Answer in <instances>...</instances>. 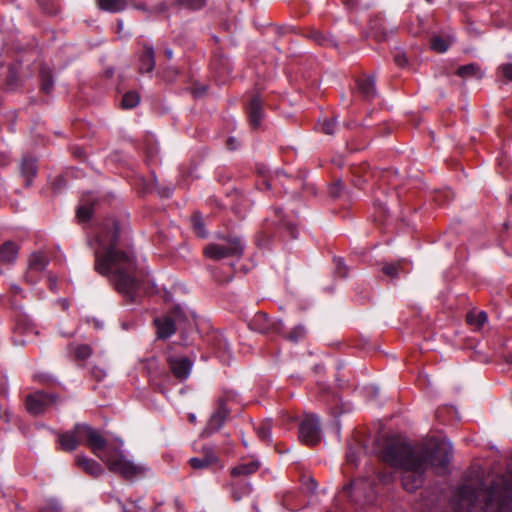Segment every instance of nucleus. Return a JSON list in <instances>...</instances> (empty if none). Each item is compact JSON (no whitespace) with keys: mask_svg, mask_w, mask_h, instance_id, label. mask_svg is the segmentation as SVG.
Returning <instances> with one entry per match:
<instances>
[{"mask_svg":"<svg viewBox=\"0 0 512 512\" xmlns=\"http://www.w3.org/2000/svg\"><path fill=\"white\" fill-rule=\"evenodd\" d=\"M364 482H365L364 479H357V480L353 481L352 483H350L348 485H345L343 487V489L345 491H351V490H354V489H360L364 485Z\"/></svg>","mask_w":512,"mask_h":512,"instance_id":"47","label":"nucleus"},{"mask_svg":"<svg viewBox=\"0 0 512 512\" xmlns=\"http://www.w3.org/2000/svg\"><path fill=\"white\" fill-rule=\"evenodd\" d=\"M92 355V349L87 344L78 345L75 349V357L78 360H86Z\"/></svg>","mask_w":512,"mask_h":512,"instance_id":"37","label":"nucleus"},{"mask_svg":"<svg viewBox=\"0 0 512 512\" xmlns=\"http://www.w3.org/2000/svg\"><path fill=\"white\" fill-rule=\"evenodd\" d=\"M189 418L191 422H194L196 420V416L194 414H191Z\"/></svg>","mask_w":512,"mask_h":512,"instance_id":"59","label":"nucleus"},{"mask_svg":"<svg viewBox=\"0 0 512 512\" xmlns=\"http://www.w3.org/2000/svg\"><path fill=\"white\" fill-rule=\"evenodd\" d=\"M168 365L172 374L180 381L186 380L193 368V362L186 356H171Z\"/></svg>","mask_w":512,"mask_h":512,"instance_id":"11","label":"nucleus"},{"mask_svg":"<svg viewBox=\"0 0 512 512\" xmlns=\"http://www.w3.org/2000/svg\"><path fill=\"white\" fill-rule=\"evenodd\" d=\"M164 54H165V56L167 57V59H168V60H171V59H172V57H173V51H172V49H171V48H169V47H168V48H165V50H164Z\"/></svg>","mask_w":512,"mask_h":512,"instance_id":"52","label":"nucleus"},{"mask_svg":"<svg viewBox=\"0 0 512 512\" xmlns=\"http://www.w3.org/2000/svg\"><path fill=\"white\" fill-rule=\"evenodd\" d=\"M506 362H507L508 364H512V356L507 357V358H506Z\"/></svg>","mask_w":512,"mask_h":512,"instance_id":"60","label":"nucleus"},{"mask_svg":"<svg viewBox=\"0 0 512 512\" xmlns=\"http://www.w3.org/2000/svg\"><path fill=\"white\" fill-rule=\"evenodd\" d=\"M357 89L364 99H373L377 93L375 79L371 76L358 79Z\"/></svg>","mask_w":512,"mask_h":512,"instance_id":"22","label":"nucleus"},{"mask_svg":"<svg viewBox=\"0 0 512 512\" xmlns=\"http://www.w3.org/2000/svg\"><path fill=\"white\" fill-rule=\"evenodd\" d=\"M309 37L311 39H313L315 42H317L319 45H325L326 42H328V38L323 34L321 33L320 31H312L310 34H309Z\"/></svg>","mask_w":512,"mask_h":512,"instance_id":"43","label":"nucleus"},{"mask_svg":"<svg viewBox=\"0 0 512 512\" xmlns=\"http://www.w3.org/2000/svg\"><path fill=\"white\" fill-rule=\"evenodd\" d=\"M205 3V0H175V5H177L179 8L191 11L200 10L205 6Z\"/></svg>","mask_w":512,"mask_h":512,"instance_id":"31","label":"nucleus"},{"mask_svg":"<svg viewBox=\"0 0 512 512\" xmlns=\"http://www.w3.org/2000/svg\"><path fill=\"white\" fill-rule=\"evenodd\" d=\"M229 413L230 411L226 406V400L223 398L219 399L218 408L209 418L208 423L204 429V434L209 436L219 431L224 425Z\"/></svg>","mask_w":512,"mask_h":512,"instance_id":"10","label":"nucleus"},{"mask_svg":"<svg viewBox=\"0 0 512 512\" xmlns=\"http://www.w3.org/2000/svg\"><path fill=\"white\" fill-rule=\"evenodd\" d=\"M39 78L41 82V91L50 94L54 87V77L52 70L45 65H42L39 70Z\"/></svg>","mask_w":512,"mask_h":512,"instance_id":"24","label":"nucleus"},{"mask_svg":"<svg viewBox=\"0 0 512 512\" xmlns=\"http://www.w3.org/2000/svg\"><path fill=\"white\" fill-rule=\"evenodd\" d=\"M159 12L166 11V5L164 3H161L157 6Z\"/></svg>","mask_w":512,"mask_h":512,"instance_id":"57","label":"nucleus"},{"mask_svg":"<svg viewBox=\"0 0 512 512\" xmlns=\"http://www.w3.org/2000/svg\"><path fill=\"white\" fill-rule=\"evenodd\" d=\"M454 38L453 37H441L438 35H435L431 38L430 47L432 50L438 52V53H444L446 52L450 45L453 43Z\"/></svg>","mask_w":512,"mask_h":512,"instance_id":"26","label":"nucleus"},{"mask_svg":"<svg viewBox=\"0 0 512 512\" xmlns=\"http://www.w3.org/2000/svg\"><path fill=\"white\" fill-rule=\"evenodd\" d=\"M260 468V463L257 460H250L248 462L240 463L231 469L233 477L248 476L255 473Z\"/></svg>","mask_w":512,"mask_h":512,"instance_id":"23","label":"nucleus"},{"mask_svg":"<svg viewBox=\"0 0 512 512\" xmlns=\"http://www.w3.org/2000/svg\"><path fill=\"white\" fill-rule=\"evenodd\" d=\"M336 120L324 119L321 124V129L325 134L331 135L335 132Z\"/></svg>","mask_w":512,"mask_h":512,"instance_id":"42","label":"nucleus"},{"mask_svg":"<svg viewBox=\"0 0 512 512\" xmlns=\"http://www.w3.org/2000/svg\"><path fill=\"white\" fill-rule=\"evenodd\" d=\"M256 434L258 437L266 442L270 443L272 440L271 423L270 421L262 422L255 427Z\"/></svg>","mask_w":512,"mask_h":512,"instance_id":"30","label":"nucleus"},{"mask_svg":"<svg viewBox=\"0 0 512 512\" xmlns=\"http://www.w3.org/2000/svg\"><path fill=\"white\" fill-rule=\"evenodd\" d=\"M456 512H512V472L485 484L480 467L470 468L450 499Z\"/></svg>","mask_w":512,"mask_h":512,"instance_id":"2","label":"nucleus"},{"mask_svg":"<svg viewBox=\"0 0 512 512\" xmlns=\"http://www.w3.org/2000/svg\"><path fill=\"white\" fill-rule=\"evenodd\" d=\"M281 212H282L281 208H276L275 209V214L277 216H279L278 224L283 226V227H285L289 231L290 236L292 238H297L298 230H297L296 226L294 224H291V223H286L285 220L281 217Z\"/></svg>","mask_w":512,"mask_h":512,"instance_id":"36","label":"nucleus"},{"mask_svg":"<svg viewBox=\"0 0 512 512\" xmlns=\"http://www.w3.org/2000/svg\"><path fill=\"white\" fill-rule=\"evenodd\" d=\"M93 374L95 375V377L97 378H101L102 376L105 375L104 371L100 370V369H96L93 371Z\"/></svg>","mask_w":512,"mask_h":512,"instance_id":"54","label":"nucleus"},{"mask_svg":"<svg viewBox=\"0 0 512 512\" xmlns=\"http://www.w3.org/2000/svg\"><path fill=\"white\" fill-rule=\"evenodd\" d=\"M269 239L268 238H265L264 239V236L263 235H260L258 238H257V245L261 248H268L269 246Z\"/></svg>","mask_w":512,"mask_h":512,"instance_id":"48","label":"nucleus"},{"mask_svg":"<svg viewBox=\"0 0 512 512\" xmlns=\"http://www.w3.org/2000/svg\"><path fill=\"white\" fill-rule=\"evenodd\" d=\"M230 494L235 502L240 501L243 497L249 496L252 493V485L246 480H235L229 485Z\"/></svg>","mask_w":512,"mask_h":512,"instance_id":"21","label":"nucleus"},{"mask_svg":"<svg viewBox=\"0 0 512 512\" xmlns=\"http://www.w3.org/2000/svg\"><path fill=\"white\" fill-rule=\"evenodd\" d=\"M123 512H130L124 505H122Z\"/></svg>","mask_w":512,"mask_h":512,"instance_id":"62","label":"nucleus"},{"mask_svg":"<svg viewBox=\"0 0 512 512\" xmlns=\"http://www.w3.org/2000/svg\"><path fill=\"white\" fill-rule=\"evenodd\" d=\"M399 271H400V263L399 262L386 263L382 267V272L391 278H396L399 275Z\"/></svg>","mask_w":512,"mask_h":512,"instance_id":"38","label":"nucleus"},{"mask_svg":"<svg viewBox=\"0 0 512 512\" xmlns=\"http://www.w3.org/2000/svg\"><path fill=\"white\" fill-rule=\"evenodd\" d=\"M299 439L307 445H316L321 440V427L319 418L315 415H306L299 424Z\"/></svg>","mask_w":512,"mask_h":512,"instance_id":"8","label":"nucleus"},{"mask_svg":"<svg viewBox=\"0 0 512 512\" xmlns=\"http://www.w3.org/2000/svg\"><path fill=\"white\" fill-rule=\"evenodd\" d=\"M11 289H12V291H13L15 294L20 293V292L22 291V289H21L18 285H16V284H13V285L11 286Z\"/></svg>","mask_w":512,"mask_h":512,"instance_id":"56","label":"nucleus"},{"mask_svg":"<svg viewBox=\"0 0 512 512\" xmlns=\"http://www.w3.org/2000/svg\"><path fill=\"white\" fill-rule=\"evenodd\" d=\"M356 460L357 459L354 452L352 450H349L347 453V461L350 462L351 464H356Z\"/></svg>","mask_w":512,"mask_h":512,"instance_id":"50","label":"nucleus"},{"mask_svg":"<svg viewBox=\"0 0 512 512\" xmlns=\"http://www.w3.org/2000/svg\"><path fill=\"white\" fill-rule=\"evenodd\" d=\"M316 488H317V483H316V481L314 479L311 478L310 479V487H309V489L311 491H315Z\"/></svg>","mask_w":512,"mask_h":512,"instance_id":"55","label":"nucleus"},{"mask_svg":"<svg viewBox=\"0 0 512 512\" xmlns=\"http://www.w3.org/2000/svg\"><path fill=\"white\" fill-rule=\"evenodd\" d=\"M47 264H48V259L44 253H42V252L33 253L30 256L29 263H28L27 278L29 279V281L34 282L35 280L32 279L31 274L40 273V272L44 271Z\"/></svg>","mask_w":512,"mask_h":512,"instance_id":"20","label":"nucleus"},{"mask_svg":"<svg viewBox=\"0 0 512 512\" xmlns=\"http://www.w3.org/2000/svg\"><path fill=\"white\" fill-rule=\"evenodd\" d=\"M227 146H228V147H229V149H231V150L236 149V140H235L234 138H232V137H231V138H229V139L227 140Z\"/></svg>","mask_w":512,"mask_h":512,"instance_id":"51","label":"nucleus"},{"mask_svg":"<svg viewBox=\"0 0 512 512\" xmlns=\"http://www.w3.org/2000/svg\"><path fill=\"white\" fill-rule=\"evenodd\" d=\"M57 398L56 394L37 391L26 397V409L33 415L42 414L50 405L56 402Z\"/></svg>","mask_w":512,"mask_h":512,"instance_id":"9","label":"nucleus"},{"mask_svg":"<svg viewBox=\"0 0 512 512\" xmlns=\"http://www.w3.org/2000/svg\"><path fill=\"white\" fill-rule=\"evenodd\" d=\"M219 243H210L204 248V255L212 260L240 258L245 249V241L237 235H227L220 238Z\"/></svg>","mask_w":512,"mask_h":512,"instance_id":"6","label":"nucleus"},{"mask_svg":"<svg viewBox=\"0 0 512 512\" xmlns=\"http://www.w3.org/2000/svg\"><path fill=\"white\" fill-rule=\"evenodd\" d=\"M140 102V96L136 91L126 92L121 100V106L124 109H132Z\"/></svg>","mask_w":512,"mask_h":512,"instance_id":"29","label":"nucleus"},{"mask_svg":"<svg viewBox=\"0 0 512 512\" xmlns=\"http://www.w3.org/2000/svg\"><path fill=\"white\" fill-rule=\"evenodd\" d=\"M75 464L92 477H98L104 472L100 463L86 455H77L75 457Z\"/></svg>","mask_w":512,"mask_h":512,"instance_id":"15","label":"nucleus"},{"mask_svg":"<svg viewBox=\"0 0 512 512\" xmlns=\"http://www.w3.org/2000/svg\"><path fill=\"white\" fill-rule=\"evenodd\" d=\"M247 113L250 125L254 129L260 127L261 122L264 118L263 99L260 97V95L257 94L251 98L250 103L247 107Z\"/></svg>","mask_w":512,"mask_h":512,"instance_id":"13","label":"nucleus"},{"mask_svg":"<svg viewBox=\"0 0 512 512\" xmlns=\"http://www.w3.org/2000/svg\"><path fill=\"white\" fill-rule=\"evenodd\" d=\"M215 339L218 341L217 353H221L222 356L230 354L229 345L226 339L222 335H215Z\"/></svg>","mask_w":512,"mask_h":512,"instance_id":"41","label":"nucleus"},{"mask_svg":"<svg viewBox=\"0 0 512 512\" xmlns=\"http://www.w3.org/2000/svg\"><path fill=\"white\" fill-rule=\"evenodd\" d=\"M253 508H254V510H255L256 512H259V510H258V508H257L256 504H254V505H253Z\"/></svg>","mask_w":512,"mask_h":512,"instance_id":"64","label":"nucleus"},{"mask_svg":"<svg viewBox=\"0 0 512 512\" xmlns=\"http://www.w3.org/2000/svg\"><path fill=\"white\" fill-rule=\"evenodd\" d=\"M87 244L94 254V270L109 280L126 304L137 302L144 275L134 252L121 241L117 220L107 218L94 227Z\"/></svg>","mask_w":512,"mask_h":512,"instance_id":"1","label":"nucleus"},{"mask_svg":"<svg viewBox=\"0 0 512 512\" xmlns=\"http://www.w3.org/2000/svg\"><path fill=\"white\" fill-rule=\"evenodd\" d=\"M203 452H204V455L202 457H204L205 459L211 460V465H213L214 463H216L218 461V457L214 453V450L212 447H204Z\"/></svg>","mask_w":512,"mask_h":512,"instance_id":"44","label":"nucleus"},{"mask_svg":"<svg viewBox=\"0 0 512 512\" xmlns=\"http://www.w3.org/2000/svg\"><path fill=\"white\" fill-rule=\"evenodd\" d=\"M189 464L193 469H204L211 466V460L204 457H193L189 460Z\"/></svg>","mask_w":512,"mask_h":512,"instance_id":"39","label":"nucleus"},{"mask_svg":"<svg viewBox=\"0 0 512 512\" xmlns=\"http://www.w3.org/2000/svg\"><path fill=\"white\" fill-rule=\"evenodd\" d=\"M96 198L93 194L89 193L82 197L81 202L77 208L76 215L80 222L90 220L93 214Z\"/></svg>","mask_w":512,"mask_h":512,"instance_id":"17","label":"nucleus"},{"mask_svg":"<svg viewBox=\"0 0 512 512\" xmlns=\"http://www.w3.org/2000/svg\"><path fill=\"white\" fill-rule=\"evenodd\" d=\"M155 67V51L150 43L143 44V52L140 55L139 70L141 73H149Z\"/></svg>","mask_w":512,"mask_h":512,"instance_id":"19","label":"nucleus"},{"mask_svg":"<svg viewBox=\"0 0 512 512\" xmlns=\"http://www.w3.org/2000/svg\"><path fill=\"white\" fill-rule=\"evenodd\" d=\"M137 10L147 11V6L144 3H139L134 6Z\"/></svg>","mask_w":512,"mask_h":512,"instance_id":"53","label":"nucleus"},{"mask_svg":"<svg viewBox=\"0 0 512 512\" xmlns=\"http://www.w3.org/2000/svg\"><path fill=\"white\" fill-rule=\"evenodd\" d=\"M342 188H343V185H342L341 181L339 180L330 187L329 193L332 197L337 198L341 195Z\"/></svg>","mask_w":512,"mask_h":512,"instance_id":"45","label":"nucleus"},{"mask_svg":"<svg viewBox=\"0 0 512 512\" xmlns=\"http://www.w3.org/2000/svg\"><path fill=\"white\" fill-rule=\"evenodd\" d=\"M488 316L485 311L479 312H470L467 314V322L474 326L476 329L482 328V326L487 322Z\"/></svg>","mask_w":512,"mask_h":512,"instance_id":"28","label":"nucleus"},{"mask_svg":"<svg viewBox=\"0 0 512 512\" xmlns=\"http://www.w3.org/2000/svg\"><path fill=\"white\" fill-rule=\"evenodd\" d=\"M132 503L136 509H141V506L138 501H133Z\"/></svg>","mask_w":512,"mask_h":512,"instance_id":"58","label":"nucleus"},{"mask_svg":"<svg viewBox=\"0 0 512 512\" xmlns=\"http://www.w3.org/2000/svg\"><path fill=\"white\" fill-rule=\"evenodd\" d=\"M14 342L16 345H24L31 340V336L37 335L36 328L28 323L18 321L14 330Z\"/></svg>","mask_w":512,"mask_h":512,"instance_id":"16","label":"nucleus"},{"mask_svg":"<svg viewBox=\"0 0 512 512\" xmlns=\"http://www.w3.org/2000/svg\"><path fill=\"white\" fill-rule=\"evenodd\" d=\"M206 88H202L201 92L197 93V95H202L205 93Z\"/></svg>","mask_w":512,"mask_h":512,"instance_id":"61","label":"nucleus"},{"mask_svg":"<svg viewBox=\"0 0 512 512\" xmlns=\"http://www.w3.org/2000/svg\"><path fill=\"white\" fill-rule=\"evenodd\" d=\"M335 264V274L340 278H346L348 276V266L345 264V261L341 257H334Z\"/></svg>","mask_w":512,"mask_h":512,"instance_id":"35","label":"nucleus"},{"mask_svg":"<svg viewBox=\"0 0 512 512\" xmlns=\"http://www.w3.org/2000/svg\"><path fill=\"white\" fill-rule=\"evenodd\" d=\"M20 168L21 175L25 178L26 186H30L34 177L37 175V160L30 155H25L22 158Z\"/></svg>","mask_w":512,"mask_h":512,"instance_id":"18","label":"nucleus"},{"mask_svg":"<svg viewBox=\"0 0 512 512\" xmlns=\"http://www.w3.org/2000/svg\"><path fill=\"white\" fill-rule=\"evenodd\" d=\"M249 328L265 335H283L281 319L270 318L265 312H257L249 322Z\"/></svg>","mask_w":512,"mask_h":512,"instance_id":"7","label":"nucleus"},{"mask_svg":"<svg viewBox=\"0 0 512 512\" xmlns=\"http://www.w3.org/2000/svg\"><path fill=\"white\" fill-rule=\"evenodd\" d=\"M157 338L161 340L171 337L177 329V325L170 313L154 319Z\"/></svg>","mask_w":512,"mask_h":512,"instance_id":"12","label":"nucleus"},{"mask_svg":"<svg viewBox=\"0 0 512 512\" xmlns=\"http://www.w3.org/2000/svg\"><path fill=\"white\" fill-rule=\"evenodd\" d=\"M62 505L59 500L50 498L46 500L45 504L39 508L38 512H61Z\"/></svg>","mask_w":512,"mask_h":512,"instance_id":"34","label":"nucleus"},{"mask_svg":"<svg viewBox=\"0 0 512 512\" xmlns=\"http://www.w3.org/2000/svg\"><path fill=\"white\" fill-rule=\"evenodd\" d=\"M99 7L102 10L117 13L123 11L126 6V0H98Z\"/></svg>","mask_w":512,"mask_h":512,"instance_id":"27","label":"nucleus"},{"mask_svg":"<svg viewBox=\"0 0 512 512\" xmlns=\"http://www.w3.org/2000/svg\"><path fill=\"white\" fill-rule=\"evenodd\" d=\"M394 61L399 67H404L407 64L406 55L402 51H396Z\"/></svg>","mask_w":512,"mask_h":512,"instance_id":"46","label":"nucleus"},{"mask_svg":"<svg viewBox=\"0 0 512 512\" xmlns=\"http://www.w3.org/2000/svg\"><path fill=\"white\" fill-rule=\"evenodd\" d=\"M400 453H404L406 457H414L426 470L432 467L438 474L448 472V467L453 456V447L449 441H440L435 445H423L413 447L403 443Z\"/></svg>","mask_w":512,"mask_h":512,"instance_id":"5","label":"nucleus"},{"mask_svg":"<svg viewBox=\"0 0 512 512\" xmlns=\"http://www.w3.org/2000/svg\"><path fill=\"white\" fill-rule=\"evenodd\" d=\"M306 335V329L303 325H297L295 326L288 334H284L285 338H287L289 341L297 343L300 340H302Z\"/></svg>","mask_w":512,"mask_h":512,"instance_id":"32","label":"nucleus"},{"mask_svg":"<svg viewBox=\"0 0 512 512\" xmlns=\"http://www.w3.org/2000/svg\"><path fill=\"white\" fill-rule=\"evenodd\" d=\"M497 73L505 80L512 81V63H502L497 68Z\"/></svg>","mask_w":512,"mask_h":512,"instance_id":"40","label":"nucleus"},{"mask_svg":"<svg viewBox=\"0 0 512 512\" xmlns=\"http://www.w3.org/2000/svg\"><path fill=\"white\" fill-rule=\"evenodd\" d=\"M456 74L464 79L468 78H478L480 79L482 77V72L478 64L476 63H470L466 65H462L457 69Z\"/></svg>","mask_w":512,"mask_h":512,"instance_id":"25","label":"nucleus"},{"mask_svg":"<svg viewBox=\"0 0 512 512\" xmlns=\"http://www.w3.org/2000/svg\"><path fill=\"white\" fill-rule=\"evenodd\" d=\"M403 443H391L383 451V460L389 465L401 468L402 485L408 492H414L424 483L426 469L414 458L400 453Z\"/></svg>","mask_w":512,"mask_h":512,"instance_id":"4","label":"nucleus"},{"mask_svg":"<svg viewBox=\"0 0 512 512\" xmlns=\"http://www.w3.org/2000/svg\"><path fill=\"white\" fill-rule=\"evenodd\" d=\"M175 321V324L179 328L190 329L194 326L195 315L193 312L180 305L175 306L169 312Z\"/></svg>","mask_w":512,"mask_h":512,"instance_id":"14","label":"nucleus"},{"mask_svg":"<svg viewBox=\"0 0 512 512\" xmlns=\"http://www.w3.org/2000/svg\"><path fill=\"white\" fill-rule=\"evenodd\" d=\"M0 392L4 395V394L6 393V389H5V387H2V388H1V390H0Z\"/></svg>","mask_w":512,"mask_h":512,"instance_id":"63","label":"nucleus"},{"mask_svg":"<svg viewBox=\"0 0 512 512\" xmlns=\"http://www.w3.org/2000/svg\"><path fill=\"white\" fill-rule=\"evenodd\" d=\"M366 390H367L370 394H372L373 396H375V397L378 395V392H379L378 387H377V386H375V385H369V386H367V387H366Z\"/></svg>","mask_w":512,"mask_h":512,"instance_id":"49","label":"nucleus"},{"mask_svg":"<svg viewBox=\"0 0 512 512\" xmlns=\"http://www.w3.org/2000/svg\"><path fill=\"white\" fill-rule=\"evenodd\" d=\"M58 442L61 449L66 452H72L80 444H85L95 456L107 465L111 472L120 474L127 480L144 477L150 470L147 466L137 464L124 455L121 450L123 446L121 439H118V446H113L98 430L88 424L78 423L72 430L60 433Z\"/></svg>","mask_w":512,"mask_h":512,"instance_id":"3","label":"nucleus"},{"mask_svg":"<svg viewBox=\"0 0 512 512\" xmlns=\"http://www.w3.org/2000/svg\"><path fill=\"white\" fill-rule=\"evenodd\" d=\"M192 225L197 236L201 238H205L208 235L207 230L205 229V225L202 221L201 215L199 213H195L192 217Z\"/></svg>","mask_w":512,"mask_h":512,"instance_id":"33","label":"nucleus"}]
</instances>
